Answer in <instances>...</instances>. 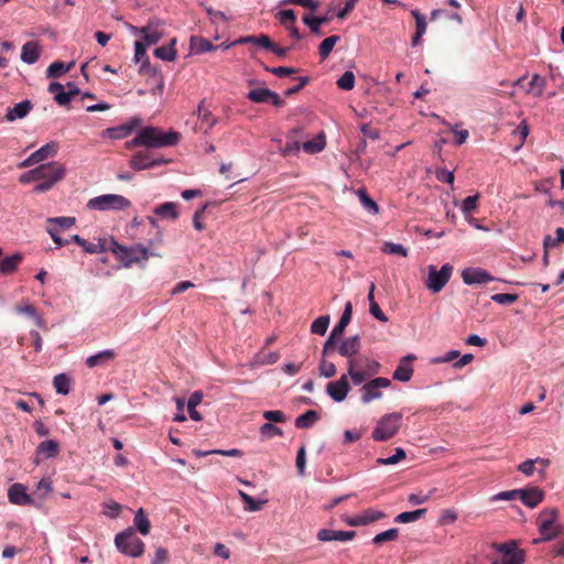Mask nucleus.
I'll return each instance as SVG.
<instances>
[{
    "label": "nucleus",
    "mask_w": 564,
    "mask_h": 564,
    "mask_svg": "<svg viewBox=\"0 0 564 564\" xmlns=\"http://www.w3.org/2000/svg\"><path fill=\"white\" fill-rule=\"evenodd\" d=\"M178 139L177 132H163L156 127H147L141 129L135 138L127 144L128 147L163 148L175 145Z\"/></svg>",
    "instance_id": "nucleus-1"
},
{
    "label": "nucleus",
    "mask_w": 564,
    "mask_h": 564,
    "mask_svg": "<svg viewBox=\"0 0 564 564\" xmlns=\"http://www.w3.org/2000/svg\"><path fill=\"white\" fill-rule=\"evenodd\" d=\"M381 365L366 355L347 360V375L355 386H360L379 373Z\"/></svg>",
    "instance_id": "nucleus-2"
},
{
    "label": "nucleus",
    "mask_w": 564,
    "mask_h": 564,
    "mask_svg": "<svg viewBox=\"0 0 564 564\" xmlns=\"http://www.w3.org/2000/svg\"><path fill=\"white\" fill-rule=\"evenodd\" d=\"M113 253L118 257V259L123 263L124 267L129 268L134 263H140L142 261H147L150 256L160 257V253L150 252L148 248L142 245H134L132 247L121 246L117 242H113Z\"/></svg>",
    "instance_id": "nucleus-3"
},
{
    "label": "nucleus",
    "mask_w": 564,
    "mask_h": 564,
    "mask_svg": "<svg viewBox=\"0 0 564 564\" xmlns=\"http://www.w3.org/2000/svg\"><path fill=\"white\" fill-rule=\"evenodd\" d=\"M558 512L556 509L543 510L538 517V525L542 539H535L533 543L551 541L562 534L563 528L556 522Z\"/></svg>",
    "instance_id": "nucleus-4"
},
{
    "label": "nucleus",
    "mask_w": 564,
    "mask_h": 564,
    "mask_svg": "<svg viewBox=\"0 0 564 564\" xmlns=\"http://www.w3.org/2000/svg\"><path fill=\"white\" fill-rule=\"evenodd\" d=\"M401 422L402 414L399 412L383 415L372 431V438L378 442H383L393 437L399 432Z\"/></svg>",
    "instance_id": "nucleus-5"
},
{
    "label": "nucleus",
    "mask_w": 564,
    "mask_h": 564,
    "mask_svg": "<svg viewBox=\"0 0 564 564\" xmlns=\"http://www.w3.org/2000/svg\"><path fill=\"white\" fill-rule=\"evenodd\" d=\"M131 206V202L122 195L118 194H104L90 198L87 207L91 210H124Z\"/></svg>",
    "instance_id": "nucleus-6"
},
{
    "label": "nucleus",
    "mask_w": 564,
    "mask_h": 564,
    "mask_svg": "<svg viewBox=\"0 0 564 564\" xmlns=\"http://www.w3.org/2000/svg\"><path fill=\"white\" fill-rule=\"evenodd\" d=\"M115 543L121 553L129 556L138 557L144 552V543L137 536L132 528L117 534Z\"/></svg>",
    "instance_id": "nucleus-7"
},
{
    "label": "nucleus",
    "mask_w": 564,
    "mask_h": 564,
    "mask_svg": "<svg viewBox=\"0 0 564 564\" xmlns=\"http://www.w3.org/2000/svg\"><path fill=\"white\" fill-rule=\"evenodd\" d=\"M452 273L453 267L449 263L443 264L440 270L435 265H430L425 286L433 293H438L447 284Z\"/></svg>",
    "instance_id": "nucleus-8"
},
{
    "label": "nucleus",
    "mask_w": 564,
    "mask_h": 564,
    "mask_svg": "<svg viewBox=\"0 0 564 564\" xmlns=\"http://www.w3.org/2000/svg\"><path fill=\"white\" fill-rule=\"evenodd\" d=\"M391 386V381L388 378L377 377L369 381L364 382L360 391V400L364 404L370 403L373 400H378L382 397L381 389H387Z\"/></svg>",
    "instance_id": "nucleus-9"
},
{
    "label": "nucleus",
    "mask_w": 564,
    "mask_h": 564,
    "mask_svg": "<svg viewBox=\"0 0 564 564\" xmlns=\"http://www.w3.org/2000/svg\"><path fill=\"white\" fill-rule=\"evenodd\" d=\"M497 551L501 553L500 563L494 562L492 564H523L525 560V554L522 550L517 547L514 541L494 544Z\"/></svg>",
    "instance_id": "nucleus-10"
},
{
    "label": "nucleus",
    "mask_w": 564,
    "mask_h": 564,
    "mask_svg": "<svg viewBox=\"0 0 564 564\" xmlns=\"http://www.w3.org/2000/svg\"><path fill=\"white\" fill-rule=\"evenodd\" d=\"M35 170L39 181H51L53 183L62 181L66 172L64 164L56 161L41 164Z\"/></svg>",
    "instance_id": "nucleus-11"
},
{
    "label": "nucleus",
    "mask_w": 564,
    "mask_h": 564,
    "mask_svg": "<svg viewBox=\"0 0 564 564\" xmlns=\"http://www.w3.org/2000/svg\"><path fill=\"white\" fill-rule=\"evenodd\" d=\"M167 163H170V160L153 158L149 151H139L130 160V166L135 171H142Z\"/></svg>",
    "instance_id": "nucleus-12"
},
{
    "label": "nucleus",
    "mask_w": 564,
    "mask_h": 564,
    "mask_svg": "<svg viewBox=\"0 0 564 564\" xmlns=\"http://www.w3.org/2000/svg\"><path fill=\"white\" fill-rule=\"evenodd\" d=\"M348 378V375L344 373L338 380L327 384L326 392L335 402H341L346 399L350 390Z\"/></svg>",
    "instance_id": "nucleus-13"
},
{
    "label": "nucleus",
    "mask_w": 564,
    "mask_h": 564,
    "mask_svg": "<svg viewBox=\"0 0 564 564\" xmlns=\"http://www.w3.org/2000/svg\"><path fill=\"white\" fill-rule=\"evenodd\" d=\"M462 279L465 284H481L496 280L490 273L480 268H467L462 272Z\"/></svg>",
    "instance_id": "nucleus-14"
},
{
    "label": "nucleus",
    "mask_w": 564,
    "mask_h": 564,
    "mask_svg": "<svg viewBox=\"0 0 564 564\" xmlns=\"http://www.w3.org/2000/svg\"><path fill=\"white\" fill-rule=\"evenodd\" d=\"M386 517V513L375 509H366L361 513L356 514L347 520V523L351 527L367 525L369 523L381 520Z\"/></svg>",
    "instance_id": "nucleus-15"
},
{
    "label": "nucleus",
    "mask_w": 564,
    "mask_h": 564,
    "mask_svg": "<svg viewBox=\"0 0 564 564\" xmlns=\"http://www.w3.org/2000/svg\"><path fill=\"white\" fill-rule=\"evenodd\" d=\"M360 348V337L359 335H355L341 341V344L338 347V352L340 356L346 357L347 360H349L355 359L356 357L359 356Z\"/></svg>",
    "instance_id": "nucleus-16"
},
{
    "label": "nucleus",
    "mask_w": 564,
    "mask_h": 564,
    "mask_svg": "<svg viewBox=\"0 0 564 564\" xmlns=\"http://www.w3.org/2000/svg\"><path fill=\"white\" fill-rule=\"evenodd\" d=\"M544 492L539 487L520 489L519 500L529 508H535L543 501Z\"/></svg>",
    "instance_id": "nucleus-17"
},
{
    "label": "nucleus",
    "mask_w": 564,
    "mask_h": 564,
    "mask_svg": "<svg viewBox=\"0 0 564 564\" xmlns=\"http://www.w3.org/2000/svg\"><path fill=\"white\" fill-rule=\"evenodd\" d=\"M10 502L18 506H31L33 499L28 495L26 487L22 484H13L8 490Z\"/></svg>",
    "instance_id": "nucleus-18"
},
{
    "label": "nucleus",
    "mask_w": 564,
    "mask_h": 564,
    "mask_svg": "<svg viewBox=\"0 0 564 564\" xmlns=\"http://www.w3.org/2000/svg\"><path fill=\"white\" fill-rule=\"evenodd\" d=\"M415 359V356L408 355L401 358L400 364L393 372L392 378L401 382H408L413 376V367L411 362Z\"/></svg>",
    "instance_id": "nucleus-19"
},
{
    "label": "nucleus",
    "mask_w": 564,
    "mask_h": 564,
    "mask_svg": "<svg viewBox=\"0 0 564 564\" xmlns=\"http://www.w3.org/2000/svg\"><path fill=\"white\" fill-rule=\"evenodd\" d=\"M356 535L355 531H335L329 529H322L317 533V539L323 542L330 541H349Z\"/></svg>",
    "instance_id": "nucleus-20"
},
{
    "label": "nucleus",
    "mask_w": 564,
    "mask_h": 564,
    "mask_svg": "<svg viewBox=\"0 0 564 564\" xmlns=\"http://www.w3.org/2000/svg\"><path fill=\"white\" fill-rule=\"evenodd\" d=\"M33 105L30 100L25 99L21 102L15 104L13 107H8L6 119L9 122H12L17 119L25 118L29 112L32 110Z\"/></svg>",
    "instance_id": "nucleus-21"
},
{
    "label": "nucleus",
    "mask_w": 564,
    "mask_h": 564,
    "mask_svg": "<svg viewBox=\"0 0 564 564\" xmlns=\"http://www.w3.org/2000/svg\"><path fill=\"white\" fill-rule=\"evenodd\" d=\"M59 453V446L56 441L47 440L39 444L36 447V456L41 459L52 458Z\"/></svg>",
    "instance_id": "nucleus-22"
},
{
    "label": "nucleus",
    "mask_w": 564,
    "mask_h": 564,
    "mask_svg": "<svg viewBox=\"0 0 564 564\" xmlns=\"http://www.w3.org/2000/svg\"><path fill=\"white\" fill-rule=\"evenodd\" d=\"M153 213L162 219L176 220L180 216L177 204L173 202H166L158 205Z\"/></svg>",
    "instance_id": "nucleus-23"
},
{
    "label": "nucleus",
    "mask_w": 564,
    "mask_h": 564,
    "mask_svg": "<svg viewBox=\"0 0 564 564\" xmlns=\"http://www.w3.org/2000/svg\"><path fill=\"white\" fill-rule=\"evenodd\" d=\"M189 47L193 54H202L217 50V46L213 45L210 41L197 35L191 36Z\"/></svg>",
    "instance_id": "nucleus-24"
},
{
    "label": "nucleus",
    "mask_w": 564,
    "mask_h": 564,
    "mask_svg": "<svg viewBox=\"0 0 564 564\" xmlns=\"http://www.w3.org/2000/svg\"><path fill=\"white\" fill-rule=\"evenodd\" d=\"M132 30L134 33H140L142 35L147 45L156 44L162 37V32L156 28H153L150 23L141 29L132 26Z\"/></svg>",
    "instance_id": "nucleus-25"
},
{
    "label": "nucleus",
    "mask_w": 564,
    "mask_h": 564,
    "mask_svg": "<svg viewBox=\"0 0 564 564\" xmlns=\"http://www.w3.org/2000/svg\"><path fill=\"white\" fill-rule=\"evenodd\" d=\"M23 256L19 252L6 257L0 261V273L3 275H9L15 272L19 264L22 262Z\"/></svg>",
    "instance_id": "nucleus-26"
},
{
    "label": "nucleus",
    "mask_w": 564,
    "mask_h": 564,
    "mask_svg": "<svg viewBox=\"0 0 564 564\" xmlns=\"http://www.w3.org/2000/svg\"><path fill=\"white\" fill-rule=\"evenodd\" d=\"M116 358V351L112 349L102 350L96 355L89 356L86 359V365L89 368H95L100 365H105Z\"/></svg>",
    "instance_id": "nucleus-27"
},
{
    "label": "nucleus",
    "mask_w": 564,
    "mask_h": 564,
    "mask_svg": "<svg viewBox=\"0 0 564 564\" xmlns=\"http://www.w3.org/2000/svg\"><path fill=\"white\" fill-rule=\"evenodd\" d=\"M40 57V47L36 42L30 41L22 46L21 59L28 64H34Z\"/></svg>",
    "instance_id": "nucleus-28"
},
{
    "label": "nucleus",
    "mask_w": 564,
    "mask_h": 564,
    "mask_svg": "<svg viewBox=\"0 0 564 564\" xmlns=\"http://www.w3.org/2000/svg\"><path fill=\"white\" fill-rule=\"evenodd\" d=\"M139 124V120H135L131 124L115 127V128H108L106 130V134L113 140L124 139L129 137L133 129Z\"/></svg>",
    "instance_id": "nucleus-29"
},
{
    "label": "nucleus",
    "mask_w": 564,
    "mask_h": 564,
    "mask_svg": "<svg viewBox=\"0 0 564 564\" xmlns=\"http://www.w3.org/2000/svg\"><path fill=\"white\" fill-rule=\"evenodd\" d=\"M58 145L56 142H50L41 147L39 150L32 153L36 164L43 162L50 158H53L57 153Z\"/></svg>",
    "instance_id": "nucleus-30"
},
{
    "label": "nucleus",
    "mask_w": 564,
    "mask_h": 564,
    "mask_svg": "<svg viewBox=\"0 0 564 564\" xmlns=\"http://www.w3.org/2000/svg\"><path fill=\"white\" fill-rule=\"evenodd\" d=\"M175 45H176V39L174 37L170 41L169 45H162L160 47H156L154 50L155 57H158L162 61H167V62L174 61L176 58Z\"/></svg>",
    "instance_id": "nucleus-31"
},
{
    "label": "nucleus",
    "mask_w": 564,
    "mask_h": 564,
    "mask_svg": "<svg viewBox=\"0 0 564 564\" xmlns=\"http://www.w3.org/2000/svg\"><path fill=\"white\" fill-rule=\"evenodd\" d=\"M319 420V414L315 410H307L295 419V426L297 429H310Z\"/></svg>",
    "instance_id": "nucleus-32"
},
{
    "label": "nucleus",
    "mask_w": 564,
    "mask_h": 564,
    "mask_svg": "<svg viewBox=\"0 0 564 564\" xmlns=\"http://www.w3.org/2000/svg\"><path fill=\"white\" fill-rule=\"evenodd\" d=\"M75 65V62H70L68 64H65L64 62L56 61L53 62L46 69V77L47 78H57L62 76L63 74L69 72Z\"/></svg>",
    "instance_id": "nucleus-33"
},
{
    "label": "nucleus",
    "mask_w": 564,
    "mask_h": 564,
    "mask_svg": "<svg viewBox=\"0 0 564 564\" xmlns=\"http://www.w3.org/2000/svg\"><path fill=\"white\" fill-rule=\"evenodd\" d=\"M299 130L294 129L290 134H288L285 145L280 149L283 156L296 154L302 149V142L295 139V134Z\"/></svg>",
    "instance_id": "nucleus-34"
},
{
    "label": "nucleus",
    "mask_w": 564,
    "mask_h": 564,
    "mask_svg": "<svg viewBox=\"0 0 564 564\" xmlns=\"http://www.w3.org/2000/svg\"><path fill=\"white\" fill-rule=\"evenodd\" d=\"M352 316V304L351 302H347L345 304L344 312L340 316L339 322L333 328L334 335H343L347 325L350 323Z\"/></svg>",
    "instance_id": "nucleus-35"
},
{
    "label": "nucleus",
    "mask_w": 564,
    "mask_h": 564,
    "mask_svg": "<svg viewBox=\"0 0 564 564\" xmlns=\"http://www.w3.org/2000/svg\"><path fill=\"white\" fill-rule=\"evenodd\" d=\"M326 141L325 135L319 133L313 140L305 141L302 143V149L308 154H315L325 149Z\"/></svg>",
    "instance_id": "nucleus-36"
},
{
    "label": "nucleus",
    "mask_w": 564,
    "mask_h": 564,
    "mask_svg": "<svg viewBox=\"0 0 564 564\" xmlns=\"http://www.w3.org/2000/svg\"><path fill=\"white\" fill-rule=\"evenodd\" d=\"M339 35H332L322 41L318 46V54L323 61L329 56L334 46L339 42Z\"/></svg>",
    "instance_id": "nucleus-37"
},
{
    "label": "nucleus",
    "mask_w": 564,
    "mask_h": 564,
    "mask_svg": "<svg viewBox=\"0 0 564 564\" xmlns=\"http://www.w3.org/2000/svg\"><path fill=\"white\" fill-rule=\"evenodd\" d=\"M357 196L359 197V200L366 210L372 215L379 213L378 204L368 195L365 188H359L357 191Z\"/></svg>",
    "instance_id": "nucleus-38"
},
{
    "label": "nucleus",
    "mask_w": 564,
    "mask_h": 564,
    "mask_svg": "<svg viewBox=\"0 0 564 564\" xmlns=\"http://www.w3.org/2000/svg\"><path fill=\"white\" fill-rule=\"evenodd\" d=\"M134 525L137 527L138 531L142 535H148L150 533L151 523L149 519L147 518L144 510L140 508L135 516H134Z\"/></svg>",
    "instance_id": "nucleus-39"
},
{
    "label": "nucleus",
    "mask_w": 564,
    "mask_h": 564,
    "mask_svg": "<svg viewBox=\"0 0 564 564\" xmlns=\"http://www.w3.org/2000/svg\"><path fill=\"white\" fill-rule=\"evenodd\" d=\"M53 386L57 393L66 395L69 392L70 379L65 373H59L54 377Z\"/></svg>",
    "instance_id": "nucleus-40"
},
{
    "label": "nucleus",
    "mask_w": 564,
    "mask_h": 564,
    "mask_svg": "<svg viewBox=\"0 0 564 564\" xmlns=\"http://www.w3.org/2000/svg\"><path fill=\"white\" fill-rule=\"evenodd\" d=\"M426 513V509H417L414 511H405L401 512L394 518V521L398 523H409L414 522L424 517Z\"/></svg>",
    "instance_id": "nucleus-41"
},
{
    "label": "nucleus",
    "mask_w": 564,
    "mask_h": 564,
    "mask_svg": "<svg viewBox=\"0 0 564 564\" xmlns=\"http://www.w3.org/2000/svg\"><path fill=\"white\" fill-rule=\"evenodd\" d=\"M197 115L199 120L203 123L207 124V128L210 129L217 123V118H215L212 111L205 107L204 101H202L197 107Z\"/></svg>",
    "instance_id": "nucleus-42"
},
{
    "label": "nucleus",
    "mask_w": 564,
    "mask_h": 564,
    "mask_svg": "<svg viewBox=\"0 0 564 564\" xmlns=\"http://www.w3.org/2000/svg\"><path fill=\"white\" fill-rule=\"evenodd\" d=\"M67 87H68V90L66 91V94H57L54 97V100L59 106L68 105L70 102L72 98L80 93L79 88H77L75 85H73L70 83L67 84Z\"/></svg>",
    "instance_id": "nucleus-43"
},
{
    "label": "nucleus",
    "mask_w": 564,
    "mask_h": 564,
    "mask_svg": "<svg viewBox=\"0 0 564 564\" xmlns=\"http://www.w3.org/2000/svg\"><path fill=\"white\" fill-rule=\"evenodd\" d=\"M271 90L269 88H254L248 93V99L257 104L269 102Z\"/></svg>",
    "instance_id": "nucleus-44"
},
{
    "label": "nucleus",
    "mask_w": 564,
    "mask_h": 564,
    "mask_svg": "<svg viewBox=\"0 0 564 564\" xmlns=\"http://www.w3.org/2000/svg\"><path fill=\"white\" fill-rule=\"evenodd\" d=\"M330 317L323 315L317 317L311 325V332L316 335H325L329 326Z\"/></svg>",
    "instance_id": "nucleus-45"
},
{
    "label": "nucleus",
    "mask_w": 564,
    "mask_h": 564,
    "mask_svg": "<svg viewBox=\"0 0 564 564\" xmlns=\"http://www.w3.org/2000/svg\"><path fill=\"white\" fill-rule=\"evenodd\" d=\"M260 436L262 440H270L274 436H282L283 432L280 427L273 425L272 423H264L260 426L259 430Z\"/></svg>",
    "instance_id": "nucleus-46"
},
{
    "label": "nucleus",
    "mask_w": 564,
    "mask_h": 564,
    "mask_svg": "<svg viewBox=\"0 0 564 564\" xmlns=\"http://www.w3.org/2000/svg\"><path fill=\"white\" fill-rule=\"evenodd\" d=\"M398 536H399V529L392 528V529H389L387 531H383V532L375 535V538L372 539V543L376 545H380L384 542L394 541L398 539Z\"/></svg>",
    "instance_id": "nucleus-47"
},
{
    "label": "nucleus",
    "mask_w": 564,
    "mask_h": 564,
    "mask_svg": "<svg viewBox=\"0 0 564 564\" xmlns=\"http://www.w3.org/2000/svg\"><path fill=\"white\" fill-rule=\"evenodd\" d=\"M239 496L241 497L243 503H245V510L254 512L262 509V506L265 503V501H256L251 496L243 491H239Z\"/></svg>",
    "instance_id": "nucleus-48"
},
{
    "label": "nucleus",
    "mask_w": 564,
    "mask_h": 564,
    "mask_svg": "<svg viewBox=\"0 0 564 564\" xmlns=\"http://www.w3.org/2000/svg\"><path fill=\"white\" fill-rule=\"evenodd\" d=\"M50 227H56L59 231L62 229H66L75 225L76 218L75 217H55V218H48Z\"/></svg>",
    "instance_id": "nucleus-49"
},
{
    "label": "nucleus",
    "mask_w": 564,
    "mask_h": 564,
    "mask_svg": "<svg viewBox=\"0 0 564 564\" xmlns=\"http://www.w3.org/2000/svg\"><path fill=\"white\" fill-rule=\"evenodd\" d=\"M337 86L343 90H351L355 86V75L352 72H345L337 80Z\"/></svg>",
    "instance_id": "nucleus-50"
},
{
    "label": "nucleus",
    "mask_w": 564,
    "mask_h": 564,
    "mask_svg": "<svg viewBox=\"0 0 564 564\" xmlns=\"http://www.w3.org/2000/svg\"><path fill=\"white\" fill-rule=\"evenodd\" d=\"M405 451L401 447L395 448V453L388 458H378V465H394L405 458Z\"/></svg>",
    "instance_id": "nucleus-51"
},
{
    "label": "nucleus",
    "mask_w": 564,
    "mask_h": 564,
    "mask_svg": "<svg viewBox=\"0 0 564 564\" xmlns=\"http://www.w3.org/2000/svg\"><path fill=\"white\" fill-rule=\"evenodd\" d=\"M541 463L543 465H547L549 460L543 458H536V459H527L525 462L521 463L518 466V469L523 473L525 476H531L534 471V464Z\"/></svg>",
    "instance_id": "nucleus-52"
},
{
    "label": "nucleus",
    "mask_w": 564,
    "mask_h": 564,
    "mask_svg": "<svg viewBox=\"0 0 564 564\" xmlns=\"http://www.w3.org/2000/svg\"><path fill=\"white\" fill-rule=\"evenodd\" d=\"M478 195L467 196L462 203V212L467 217L470 213L475 212L478 207Z\"/></svg>",
    "instance_id": "nucleus-53"
},
{
    "label": "nucleus",
    "mask_w": 564,
    "mask_h": 564,
    "mask_svg": "<svg viewBox=\"0 0 564 564\" xmlns=\"http://www.w3.org/2000/svg\"><path fill=\"white\" fill-rule=\"evenodd\" d=\"M556 236L555 238H552L551 236H546L543 241L544 249H550L553 247H556L560 243L564 242V228H557L556 229Z\"/></svg>",
    "instance_id": "nucleus-54"
},
{
    "label": "nucleus",
    "mask_w": 564,
    "mask_h": 564,
    "mask_svg": "<svg viewBox=\"0 0 564 564\" xmlns=\"http://www.w3.org/2000/svg\"><path fill=\"white\" fill-rule=\"evenodd\" d=\"M382 251L384 253L398 254L401 257L408 256V250L402 245L393 242H384V245L382 246Z\"/></svg>",
    "instance_id": "nucleus-55"
},
{
    "label": "nucleus",
    "mask_w": 564,
    "mask_h": 564,
    "mask_svg": "<svg viewBox=\"0 0 564 564\" xmlns=\"http://www.w3.org/2000/svg\"><path fill=\"white\" fill-rule=\"evenodd\" d=\"M262 416L268 421L267 423H283L286 421L285 414L280 410H268L264 411Z\"/></svg>",
    "instance_id": "nucleus-56"
},
{
    "label": "nucleus",
    "mask_w": 564,
    "mask_h": 564,
    "mask_svg": "<svg viewBox=\"0 0 564 564\" xmlns=\"http://www.w3.org/2000/svg\"><path fill=\"white\" fill-rule=\"evenodd\" d=\"M491 300L500 305H510L518 300V295L509 293H497L491 296Z\"/></svg>",
    "instance_id": "nucleus-57"
},
{
    "label": "nucleus",
    "mask_w": 564,
    "mask_h": 564,
    "mask_svg": "<svg viewBox=\"0 0 564 564\" xmlns=\"http://www.w3.org/2000/svg\"><path fill=\"white\" fill-rule=\"evenodd\" d=\"M296 17L293 10H282L279 12V21L284 28L295 23Z\"/></svg>",
    "instance_id": "nucleus-58"
},
{
    "label": "nucleus",
    "mask_w": 564,
    "mask_h": 564,
    "mask_svg": "<svg viewBox=\"0 0 564 564\" xmlns=\"http://www.w3.org/2000/svg\"><path fill=\"white\" fill-rule=\"evenodd\" d=\"M319 373L325 378H332L336 375V366L330 361L322 359L319 364Z\"/></svg>",
    "instance_id": "nucleus-59"
},
{
    "label": "nucleus",
    "mask_w": 564,
    "mask_h": 564,
    "mask_svg": "<svg viewBox=\"0 0 564 564\" xmlns=\"http://www.w3.org/2000/svg\"><path fill=\"white\" fill-rule=\"evenodd\" d=\"M303 22L308 26L310 31L313 34L318 35V36L322 35V30H321L322 24L319 23L318 20H316V18L311 17V15H304Z\"/></svg>",
    "instance_id": "nucleus-60"
},
{
    "label": "nucleus",
    "mask_w": 564,
    "mask_h": 564,
    "mask_svg": "<svg viewBox=\"0 0 564 564\" xmlns=\"http://www.w3.org/2000/svg\"><path fill=\"white\" fill-rule=\"evenodd\" d=\"M305 466H306V452L305 447L301 446L297 451L296 455V469L300 476L305 475Z\"/></svg>",
    "instance_id": "nucleus-61"
},
{
    "label": "nucleus",
    "mask_w": 564,
    "mask_h": 564,
    "mask_svg": "<svg viewBox=\"0 0 564 564\" xmlns=\"http://www.w3.org/2000/svg\"><path fill=\"white\" fill-rule=\"evenodd\" d=\"M82 247L88 253H99L106 250L101 240H98L97 242H89L84 240V245H82Z\"/></svg>",
    "instance_id": "nucleus-62"
},
{
    "label": "nucleus",
    "mask_w": 564,
    "mask_h": 564,
    "mask_svg": "<svg viewBox=\"0 0 564 564\" xmlns=\"http://www.w3.org/2000/svg\"><path fill=\"white\" fill-rule=\"evenodd\" d=\"M412 15L415 19V26H416L415 32H420L421 34L424 35V33L426 32V28H427L425 17L423 14H421L417 10L412 11Z\"/></svg>",
    "instance_id": "nucleus-63"
},
{
    "label": "nucleus",
    "mask_w": 564,
    "mask_h": 564,
    "mask_svg": "<svg viewBox=\"0 0 564 564\" xmlns=\"http://www.w3.org/2000/svg\"><path fill=\"white\" fill-rule=\"evenodd\" d=\"M265 70L270 72L271 74H273L278 77H285V76L296 73L295 68L285 67V66L265 67Z\"/></svg>",
    "instance_id": "nucleus-64"
}]
</instances>
